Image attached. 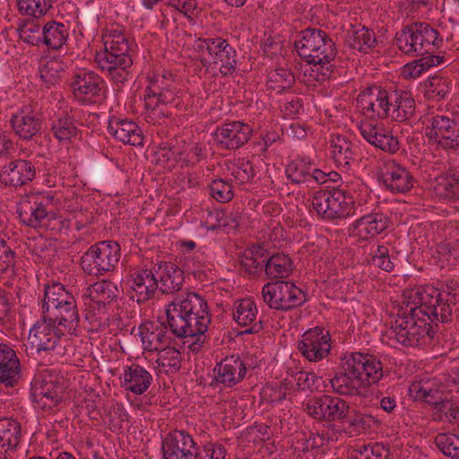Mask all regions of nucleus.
I'll list each match as a JSON object with an SVG mask.
<instances>
[{
	"mask_svg": "<svg viewBox=\"0 0 459 459\" xmlns=\"http://www.w3.org/2000/svg\"><path fill=\"white\" fill-rule=\"evenodd\" d=\"M437 293L431 288H422L415 293L409 312L398 311L397 317L392 322L391 331L396 341L405 347L425 346L432 343L440 322L438 313H435L437 304Z\"/></svg>",
	"mask_w": 459,
	"mask_h": 459,
	"instance_id": "nucleus-1",
	"label": "nucleus"
},
{
	"mask_svg": "<svg viewBox=\"0 0 459 459\" xmlns=\"http://www.w3.org/2000/svg\"><path fill=\"white\" fill-rule=\"evenodd\" d=\"M168 325L174 337L195 338L189 345L193 352H198L208 342L206 332L211 324L207 301L195 292L175 299L166 309Z\"/></svg>",
	"mask_w": 459,
	"mask_h": 459,
	"instance_id": "nucleus-2",
	"label": "nucleus"
},
{
	"mask_svg": "<svg viewBox=\"0 0 459 459\" xmlns=\"http://www.w3.org/2000/svg\"><path fill=\"white\" fill-rule=\"evenodd\" d=\"M294 42L295 48L302 60L312 65L315 80L319 83L336 78L335 66L333 65L337 48L332 38L325 31L316 28H307L299 34Z\"/></svg>",
	"mask_w": 459,
	"mask_h": 459,
	"instance_id": "nucleus-3",
	"label": "nucleus"
},
{
	"mask_svg": "<svg viewBox=\"0 0 459 459\" xmlns=\"http://www.w3.org/2000/svg\"><path fill=\"white\" fill-rule=\"evenodd\" d=\"M311 206L319 217L326 221L345 219L356 214L352 194L340 187L315 192Z\"/></svg>",
	"mask_w": 459,
	"mask_h": 459,
	"instance_id": "nucleus-4",
	"label": "nucleus"
},
{
	"mask_svg": "<svg viewBox=\"0 0 459 459\" xmlns=\"http://www.w3.org/2000/svg\"><path fill=\"white\" fill-rule=\"evenodd\" d=\"M342 368L347 370L363 386L377 385L390 371L384 368L380 358L365 352H350L342 358Z\"/></svg>",
	"mask_w": 459,
	"mask_h": 459,
	"instance_id": "nucleus-5",
	"label": "nucleus"
},
{
	"mask_svg": "<svg viewBox=\"0 0 459 459\" xmlns=\"http://www.w3.org/2000/svg\"><path fill=\"white\" fill-rule=\"evenodd\" d=\"M121 257L117 241L104 240L92 246L81 257L82 270L90 275L100 276L116 268Z\"/></svg>",
	"mask_w": 459,
	"mask_h": 459,
	"instance_id": "nucleus-6",
	"label": "nucleus"
},
{
	"mask_svg": "<svg viewBox=\"0 0 459 459\" xmlns=\"http://www.w3.org/2000/svg\"><path fill=\"white\" fill-rule=\"evenodd\" d=\"M163 459H201L199 446L187 431L174 429L161 442Z\"/></svg>",
	"mask_w": 459,
	"mask_h": 459,
	"instance_id": "nucleus-7",
	"label": "nucleus"
},
{
	"mask_svg": "<svg viewBox=\"0 0 459 459\" xmlns=\"http://www.w3.org/2000/svg\"><path fill=\"white\" fill-rule=\"evenodd\" d=\"M304 406L307 413L317 421H343L351 409L342 398L327 394L314 396Z\"/></svg>",
	"mask_w": 459,
	"mask_h": 459,
	"instance_id": "nucleus-8",
	"label": "nucleus"
},
{
	"mask_svg": "<svg viewBox=\"0 0 459 459\" xmlns=\"http://www.w3.org/2000/svg\"><path fill=\"white\" fill-rule=\"evenodd\" d=\"M66 334L59 326L55 325L47 320V315H43L30 330L29 339L37 351H54L56 354H63L64 345L62 339Z\"/></svg>",
	"mask_w": 459,
	"mask_h": 459,
	"instance_id": "nucleus-9",
	"label": "nucleus"
},
{
	"mask_svg": "<svg viewBox=\"0 0 459 459\" xmlns=\"http://www.w3.org/2000/svg\"><path fill=\"white\" fill-rule=\"evenodd\" d=\"M427 138L445 150L459 148V118L436 115L429 118Z\"/></svg>",
	"mask_w": 459,
	"mask_h": 459,
	"instance_id": "nucleus-10",
	"label": "nucleus"
},
{
	"mask_svg": "<svg viewBox=\"0 0 459 459\" xmlns=\"http://www.w3.org/2000/svg\"><path fill=\"white\" fill-rule=\"evenodd\" d=\"M119 290L117 285L108 280H102L90 285L82 298L85 301L87 310L85 318L93 321L97 315L104 312L106 306L117 300Z\"/></svg>",
	"mask_w": 459,
	"mask_h": 459,
	"instance_id": "nucleus-11",
	"label": "nucleus"
},
{
	"mask_svg": "<svg viewBox=\"0 0 459 459\" xmlns=\"http://www.w3.org/2000/svg\"><path fill=\"white\" fill-rule=\"evenodd\" d=\"M153 264L154 262H152L150 269L137 266L129 272L127 284L129 285L130 299L138 304L152 299L159 288Z\"/></svg>",
	"mask_w": 459,
	"mask_h": 459,
	"instance_id": "nucleus-12",
	"label": "nucleus"
},
{
	"mask_svg": "<svg viewBox=\"0 0 459 459\" xmlns=\"http://www.w3.org/2000/svg\"><path fill=\"white\" fill-rule=\"evenodd\" d=\"M297 348L308 361H320L330 353L331 335L324 327L316 326L303 333Z\"/></svg>",
	"mask_w": 459,
	"mask_h": 459,
	"instance_id": "nucleus-13",
	"label": "nucleus"
},
{
	"mask_svg": "<svg viewBox=\"0 0 459 459\" xmlns=\"http://www.w3.org/2000/svg\"><path fill=\"white\" fill-rule=\"evenodd\" d=\"M253 130L248 124L241 121L223 123L212 134L216 145L221 149L237 150L246 144Z\"/></svg>",
	"mask_w": 459,
	"mask_h": 459,
	"instance_id": "nucleus-14",
	"label": "nucleus"
},
{
	"mask_svg": "<svg viewBox=\"0 0 459 459\" xmlns=\"http://www.w3.org/2000/svg\"><path fill=\"white\" fill-rule=\"evenodd\" d=\"M104 81L95 72L82 70L72 78L71 88L74 98L83 103H93L94 99L100 96Z\"/></svg>",
	"mask_w": 459,
	"mask_h": 459,
	"instance_id": "nucleus-15",
	"label": "nucleus"
},
{
	"mask_svg": "<svg viewBox=\"0 0 459 459\" xmlns=\"http://www.w3.org/2000/svg\"><path fill=\"white\" fill-rule=\"evenodd\" d=\"M138 331L144 351H159L170 346L175 341L167 321L159 325L145 322L139 325Z\"/></svg>",
	"mask_w": 459,
	"mask_h": 459,
	"instance_id": "nucleus-16",
	"label": "nucleus"
},
{
	"mask_svg": "<svg viewBox=\"0 0 459 459\" xmlns=\"http://www.w3.org/2000/svg\"><path fill=\"white\" fill-rule=\"evenodd\" d=\"M388 217L379 211H373L357 219L349 228L350 236L359 241H368L388 228Z\"/></svg>",
	"mask_w": 459,
	"mask_h": 459,
	"instance_id": "nucleus-17",
	"label": "nucleus"
},
{
	"mask_svg": "<svg viewBox=\"0 0 459 459\" xmlns=\"http://www.w3.org/2000/svg\"><path fill=\"white\" fill-rule=\"evenodd\" d=\"M213 373L214 382L226 387H232L244 379L247 366L239 355L232 354L217 362Z\"/></svg>",
	"mask_w": 459,
	"mask_h": 459,
	"instance_id": "nucleus-18",
	"label": "nucleus"
},
{
	"mask_svg": "<svg viewBox=\"0 0 459 459\" xmlns=\"http://www.w3.org/2000/svg\"><path fill=\"white\" fill-rule=\"evenodd\" d=\"M36 177L34 164L28 160L17 159L4 166L0 181L5 186L18 187L31 182Z\"/></svg>",
	"mask_w": 459,
	"mask_h": 459,
	"instance_id": "nucleus-19",
	"label": "nucleus"
},
{
	"mask_svg": "<svg viewBox=\"0 0 459 459\" xmlns=\"http://www.w3.org/2000/svg\"><path fill=\"white\" fill-rule=\"evenodd\" d=\"M32 395L43 410H50L63 399V387L56 380L35 377L32 382Z\"/></svg>",
	"mask_w": 459,
	"mask_h": 459,
	"instance_id": "nucleus-20",
	"label": "nucleus"
},
{
	"mask_svg": "<svg viewBox=\"0 0 459 459\" xmlns=\"http://www.w3.org/2000/svg\"><path fill=\"white\" fill-rule=\"evenodd\" d=\"M379 179L393 193H406L412 188L414 183L411 173L396 162L385 164Z\"/></svg>",
	"mask_w": 459,
	"mask_h": 459,
	"instance_id": "nucleus-21",
	"label": "nucleus"
},
{
	"mask_svg": "<svg viewBox=\"0 0 459 459\" xmlns=\"http://www.w3.org/2000/svg\"><path fill=\"white\" fill-rule=\"evenodd\" d=\"M413 56H426L435 55L442 43L437 30L425 22H413Z\"/></svg>",
	"mask_w": 459,
	"mask_h": 459,
	"instance_id": "nucleus-22",
	"label": "nucleus"
},
{
	"mask_svg": "<svg viewBox=\"0 0 459 459\" xmlns=\"http://www.w3.org/2000/svg\"><path fill=\"white\" fill-rule=\"evenodd\" d=\"M156 277L159 278V288L163 294H172L181 290L185 281V274L176 264L167 261H157L153 264Z\"/></svg>",
	"mask_w": 459,
	"mask_h": 459,
	"instance_id": "nucleus-23",
	"label": "nucleus"
},
{
	"mask_svg": "<svg viewBox=\"0 0 459 459\" xmlns=\"http://www.w3.org/2000/svg\"><path fill=\"white\" fill-rule=\"evenodd\" d=\"M257 313L256 304L251 299H242L235 302L233 318L238 325L246 327L241 334H255L263 330L264 324L261 319L257 320Z\"/></svg>",
	"mask_w": 459,
	"mask_h": 459,
	"instance_id": "nucleus-24",
	"label": "nucleus"
},
{
	"mask_svg": "<svg viewBox=\"0 0 459 459\" xmlns=\"http://www.w3.org/2000/svg\"><path fill=\"white\" fill-rule=\"evenodd\" d=\"M431 288L437 293V304H435V313H438L440 323H448L453 320L452 306L456 304V296L459 294V281L455 279H448L442 286V291L433 286H426ZM432 295V293H430Z\"/></svg>",
	"mask_w": 459,
	"mask_h": 459,
	"instance_id": "nucleus-25",
	"label": "nucleus"
},
{
	"mask_svg": "<svg viewBox=\"0 0 459 459\" xmlns=\"http://www.w3.org/2000/svg\"><path fill=\"white\" fill-rule=\"evenodd\" d=\"M108 132L117 141L132 146H143L142 130L132 120L111 117L108 120Z\"/></svg>",
	"mask_w": 459,
	"mask_h": 459,
	"instance_id": "nucleus-26",
	"label": "nucleus"
},
{
	"mask_svg": "<svg viewBox=\"0 0 459 459\" xmlns=\"http://www.w3.org/2000/svg\"><path fill=\"white\" fill-rule=\"evenodd\" d=\"M453 389H446L444 384L437 386H430L428 383H413L409 387V395L415 401L425 402L429 405H433L437 411L441 409L451 394Z\"/></svg>",
	"mask_w": 459,
	"mask_h": 459,
	"instance_id": "nucleus-27",
	"label": "nucleus"
},
{
	"mask_svg": "<svg viewBox=\"0 0 459 459\" xmlns=\"http://www.w3.org/2000/svg\"><path fill=\"white\" fill-rule=\"evenodd\" d=\"M22 440V425L13 419H0V459H9L10 453L14 452Z\"/></svg>",
	"mask_w": 459,
	"mask_h": 459,
	"instance_id": "nucleus-28",
	"label": "nucleus"
},
{
	"mask_svg": "<svg viewBox=\"0 0 459 459\" xmlns=\"http://www.w3.org/2000/svg\"><path fill=\"white\" fill-rule=\"evenodd\" d=\"M10 124L15 134L22 140L29 141L40 134L42 120L34 111L22 109L11 117Z\"/></svg>",
	"mask_w": 459,
	"mask_h": 459,
	"instance_id": "nucleus-29",
	"label": "nucleus"
},
{
	"mask_svg": "<svg viewBox=\"0 0 459 459\" xmlns=\"http://www.w3.org/2000/svg\"><path fill=\"white\" fill-rule=\"evenodd\" d=\"M186 152V142L174 138L169 142L160 143L154 152V156L158 164L170 168L174 167L178 160H183L186 165H188L191 160L188 159V155L184 157Z\"/></svg>",
	"mask_w": 459,
	"mask_h": 459,
	"instance_id": "nucleus-30",
	"label": "nucleus"
},
{
	"mask_svg": "<svg viewBox=\"0 0 459 459\" xmlns=\"http://www.w3.org/2000/svg\"><path fill=\"white\" fill-rule=\"evenodd\" d=\"M152 382L151 373L139 364L133 363L124 368V384L126 390L134 394H143Z\"/></svg>",
	"mask_w": 459,
	"mask_h": 459,
	"instance_id": "nucleus-31",
	"label": "nucleus"
},
{
	"mask_svg": "<svg viewBox=\"0 0 459 459\" xmlns=\"http://www.w3.org/2000/svg\"><path fill=\"white\" fill-rule=\"evenodd\" d=\"M17 213L23 224L38 228L48 216L47 205L39 197L25 199L20 204Z\"/></svg>",
	"mask_w": 459,
	"mask_h": 459,
	"instance_id": "nucleus-32",
	"label": "nucleus"
},
{
	"mask_svg": "<svg viewBox=\"0 0 459 459\" xmlns=\"http://www.w3.org/2000/svg\"><path fill=\"white\" fill-rule=\"evenodd\" d=\"M47 320L59 326L63 332L74 335L80 324L77 304L66 305L65 308H56L47 313Z\"/></svg>",
	"mask_w": 459,
	"mask_h": 459,
	"instance_id": "nucleus-33",
	"label": "nucleus"
},
{
	"mask_svg": "<svg viewBox=\"0 0 459 459\" xmlns=\"http://www.w3.org/2000/svg\"><path fill=\"white\" fill-rule=\"evenodd\" d=\"M390 99L394 102V108L390 118L396 122H406L415 116V100L409 91L395 90Z\"/></svg>",
	"mask_w": 459,
	"mask_h": 459,
	"instance_id": "nucleus-34",
	"label": "nucleus"
},
{
	"mask_svg": "<svg viewBox=\"0 0 459 459\" xmlns=\"http://www.w3.org/2000/svg\"><path fill=\"white\" fill-rule=\"evenodd\" d=\"M270 255L264 244H253L242 253L240 264L246 273L255 274L264 270V264Z\"/></svg>",
	"mask_w": 459,
	"mask_h": 459,
	"instance_id": "nucleus-35",
	"label": "nucleus"
},
{
	"mask_svg": "<svg viewBox=\"0 0 459 459\" xmlns=\"http://www.w3.org/2000/svg\"><path fill=\"white\" fill-rule=\"evenodd\" d=\"M437 194L445 200L459 202V170L449 169L437 178Z\"/></svg>",
	"mask_w": 459,
	"mask_h": 459,
	"instance_id": "nucleus-36",
	"label": "nucleus"
},
{
	"mask_svg": "<svg viewBox=\"0 0 459 459\" xmlns=\"http://www.w3.org/2000/svg\"><path fill=\"white\" fill-rule=\"evenodd\" d=\"M294 269L291 258L284 253H275L270 255L264 264V273L270 279H283L289 277Z\"/></svg>",
	"mask_w": 459,
	"mask_h": 459,
	"instance_id": "nucleus-37",
	"label": "nucleus"
},
{
	"mask_svg": "<svg viewBox=\"0 0 459 459\" xmlns=\"http://www.w3.org/2000/svg\"><path fill=\"white\" fill-rule=\"evenodd\" d=\"M68 30L64 23L50 21L43 25L42 44L57 50L65 44Z\"/></svg>",
	"mask_w": 459,
	"mask_h": 459,
	"instance_id": "nucleus-38",
	"label": "nucleus"
},
{
	"mask_svg": "<svg viewBox=\"0 0 459 459\" xmlns=\"http://www.w3.org/2000/svg\"><path fill=\"white\" fill-rule=\"evenodd\" d=\"M50 129L59 142L71 141L78 133L74 117L65 111L52 119Z\"/></svg>",
	"mask_w": 459,
	"mask_h": 459,
	"instance_id": "nucleus-39",
	"label": "nucleus"
},
{
	"mask_svg": "<svg viewBox=\"0 0 459 459\" xmlns=\"http://www.w3.org/2000/svg\"><path fill=\"white\" fill-rule=\"evenodd\" d=\"M452 91V81L446 77L435 75L424 84V97L429 100L440 101L448 98Z\"/></svg>",
	"mask_w": 459,
	"mask_h": 459,
	"instance_id": "nucleus-40",
	"label": "nucleus"
},
{
	"mask_svg": "<svg viewBox=\"0 0 459 459\" xmlns=\"http://www.w3.org/2000/svg\"><path fill=\"white\" fill-rule=\"evenodd\" d=\"M130 51L115 52L111 50H104L96 56V61L101 71L110 69L130 68L133 65V59L129 54Z\"/></svg>",
	"mask_w": 459,
	"mask_h": 459,
	"instance_id": "nucleus-41",
	"label": "nucleus"
},
{
	"mask_svg": "<svg viewBox=\"0 0 459 459\" xmlns=\"http://www.w3.org/2000/svg\"><path fill=\"white\" fill-rule=\"evenodd\" d=\"M347 42L351 48L365 51L376 46L377 38L373 30L359 24L349 30Z\"/></svg>",
	"mask_w": 459,
	"mask_h": 459,
	"instance_id": "nucleus-42",
	"label": "nucleus"
},
{
	"mask_svg": "<svg viewBox=\"0 0 459 459\" xmlns=\"http://www.w3.org/2000/svg\"><path fill=\"white\" fill-rule=\"evenodd\" d=\"M65 65L63 59L56 56L47 59L45 63L39 66V77L47 88L49 89L61 80L65 73Z\"/></svg>",
	"mask_w": 459,
	"mask_h": 459,
	"instance_id": "nucleus-43",
	"label": "nucleus"
},
{
	"mask_svg": "<svg viewBox=\"0 0 459 459\" xmlns=\"http://www.w3.org/2000/svg\"><path fill=\"white\" fill-rule=\"evenodd\" d=\"M307 300V293L292 281H284L280 310L289 311L302 306Z\"/></svg>",
	"mask_w": 459,
	"mask_h": 459,
	"instance_id": "nucleus-44",
	"label": "nucleus"
},
{
	"mask_svg": "<svg viewBox=\"0 0 459 459\" xmlns=\"http://www.w3.org/2000/svg\"><path fill=\"white\" fill-rule=\"evenodd\" d=\"M445 62L444 56L428 55L406 64L403 66V74L405 78H418L429 68L437 66Z\"/></svg>",
	"mask_w": 459,
	"mask_h": 459,
	"instance_id": "nucleus-45",
	"label": "nucleus"
},
{
	"mask_svg": "<svg viewBox=\"0 0 459 459\" xmlns=\"http://www.w3.org/2000/svg\"><path fill=\"white\" fill-rule=\"evenodd\" d=\"M11 354L4 362L0 361V383L7 387H14L21 379L20 360L13 349Z\"/></svg>",
	"mask_w": 459,
	"mask_h": 459,
	"instance_id": "nucleus-46",
	"label": "nucleus"
},
{
	"mask_svg": "<svg viewBox=\"0 0 459 459\" xmlns=\"http://www.w3.org/2000/svg\"><path fill=\"white\" fill-rule=\"evenodd\" d=\"M295 82V76L291 70L281 67L268 73L266 87L267 90L281 93L292 88Z\"/></svg>",
	"mask_w": 459,
	"mask_h": 459,
	"instance_id": "nucleus-47",
	"label": "nucleus"
},
{
	"mask_svg": "<svg viewBox=\"0 0 459 459\" xmlns=\"http://www.w3.org/2000/svg\"><path fill=\"white\" fill-rule=\"evenodd\" d=\"M20 39L32 46L42 44L43 26L39 21L25 19L22 21L17 28Z\"/></svg>",
	"mask_w": 459,
	"mask_h": 459,
	"instance_id": "nucleus-48",
	"label": "nucleus"
},
{
	"mask_svg": "<svg viewBox=\"0 0 459 459\" xmlns=\"http://www.w3.org/2000/svg\"><path fill=\"white\" fill-rule=\"evenodd\" d=\"M311 161L307 158L296 159L290 161L285 169L287 178L294 184L309 183Z\"/></svg>",
	"mask_w": 459,
	"mask_h": 459,
	"instance_id": "nucleus-49",
	"label": "nucleus"
},
{
	"mask_svg": "<svg viewBox=\"0 0 459 459\" xmlns=\"http://www.w3.org/2000/svg\"><path fill=\"white\" fill-rule=\"evenodd\" d=\"M354 145L345 135L338 134L331 142L333 157L339 163L348 165L351 160H355Z\"/></svg>",
	"mask_w": 459,
	"mask_h": 459,
	"instance_id": "nucleus-50",
	"label": "nucleus"
},
{
	"mask_svg": "<svg viewBox=\"0 0 459 459\" xmlns=\"http://www.w3.org/2000/svg\"><path fill=\"white\" fill-rule=\"evenodd\" d=\"M436 446L446 456L459 459V436L451 432L438 433L434 440Z\"/></svg>",
	"mask_w": 459,
	"mask_h": 459,
	"instance_id": "nucleus-51",
	"label": "nucleus"
},
{
	"mask_svg": "<svg viewBox=\"0 0 459 459\" xmlns=\"http://www.w3.org/2000/svg\"><path fill=\"white\" fill-rule=\"evenodd\" d=\"M356 378L351 377L347 370L336 372L331 379L333 391L341 395L354 396L359 394V389L354 385Z\"/></svg>",
	"mask_w": 459,
	"mask_h": 459,
	"instance_id": "nucleus-52",
	"label": "nucleus"
},
{
	"mask_svg": "<svg viewBox=\"0 0 459 459\" xmlns=\"http://www.w3.org/2000/svg\"><path fill=\"white\" fill-rule=\"evenodd\" d=\"M373 93L375 99L373 117L390 118L388 105H390V101L392 102L390 99L393 97L394 91H387L381 86L373 85Z\"/></svg>",
	"mask_w": 459,
	"mask_h": 459,
	"instance_id": "nucleus-53",
	"label": "nucleus"
},
{
	"mask_svg": "<svg viewBox=\"0 0 459 459\" xmlns=\"http://www.w3.org/2000/svg\"><path fill=\"white\" fill-rule=\"evenodd\" d=\"M104 50H111L115 52L130 51L128 39L125 36L121 29H110L103 35Z\"/></svg>",
	"mask_w": 459,
	"mask_h": 459,
	"instance_id": "nucleus-54",
	"label": "nucleus"
},
{
	"mask_svg": "<svg viewBox=\"0 0 459 459\" xmlns=\"http://www.w3.org/2000/svg\"><path fill=\"white\" fill-rule=\"evenodd\" d=\"M53 0H17L19 12L36 19L45 15L52 7Z\"/></svg>",
	"mask_w": 459,
	"mask_h": 459,
	"instance_id": "nucleus-55",
	"label": "nucleus"
},
{
	"mask_svg": "<svg viewBox=\"0 0 459 459\" xmlns=\"http://www.w3.org/2000/svg\"><path fill=\"white\" fill-rule=\"evenodd\" d=\"M70 294L72 293L60 282L54 281L52 284L46 285L42 300L43 315H47V312L49 311V306H52L56 301L61 302Z\"/></svg>",
	"mask_w": 459,
	"mask_h": 459,
	"instance_id": "nucleus-56",
	"label": "nucleus"
},
{
	"mask_svg": "<svg viewBox=\"0 0 459 459\" xmlns=\"http://www.w3.org/2000/svg\"><path fill=\"white\" fill-rule=\"evenodd\" d=\"M215 65L220 64V72L223 77L233 74L237 66V51L233 47H229L226 50L219 53L212 57Z\"/></svg>",
	"mask_w": 459,
	"mask_h": 459,
	"instance_id": "nucleus-57",
	"label": "nucleus"
},
{
	"mask_svg": "<svg viewBox=\"0 0 459 459\" xmlns=\"http://www.w3.org/2000/svg\"><path fill=\"white\" fill-rule=\"evenodd\" d=\"M210 195L220 203H228L234 196L233 186L230 180L216 178L209 184Z\"/></svg>",
	"mask_w": 459,
	"mask_h": 459,
	"instance_id": "nucleus-58",
	"label": "nucleus"
},
{
	"mask_svg": "<svg viewBox=\"0 0 459 459\" xmlns=\"http://www.w3.org/2000/svg\"><path fill=\"white\" fill-rule=\"evenodd\" d=\"M284 281L268 282L262 288V296L265 304L272 309L280 310Z\"/></svg>",
	"mask_w": 459,
	"mask_h": 459,
	"instance_id": "nucleus-59",
	"label": "nucleus"
},
{
	"mask_svg": "<svg viewBox=\"0 0 459 459\" xmlns=\"http://www.w3.org/2000/svg\"><path fill=\"white\" fill-rule=\"evenodd\" d=\"M160 351V357L158 359L159 365L166 368L167 373H177L181 368V353L176 348L168 346Z\"/></svg>",
	"mask_w": 459,
	"mask_h": 459,
	"instance_id": "nucleus-60",
	"label": "nucleus"
},
{
	"mask_svg": "<svg viewBox=\"0 0 459 459\" xmlns=\"http://www.w3.org/2000/svg\"><path fill=\"white\" fill-rule=\"evenodd\" d=\"M395 256L391 255L387 247L378 245L377 249L371 253L370 264L385 272L390 273L394 268V260Z\"/></svg>",
	"mask_w": 459,
	"mask_h": 459,
	"instance_id": "nucleus-61",
	"label": "nucleus"
},
{
	"mask_svg": "<svg viewBox=\"0 0 459 459\" xmlns=\"http://www.w3.org/2000/svg\"><path fill=\"white\" fill-rule=\"evenodd\" d=\"M207 223H211L208 227L211 230H216L221 228H235L238 226L237 218L233 214H227L224 210L215 209L209 213Z\"/></svg>",
	"mask_w": 459,
	"mask_h": 459,
	"instance_id": "nucleus-62",
	"label": "nucleus"
},
{
	"mask_svg": "<svg viewBox=\"0 0 459 459\" xmlns=\"http://www.w3.org/2000/svg\"><path fill=\"white\" fill-rule=\"evenodd\" d=\"M413 33L411 23L395 34L394 41L397 48L406 55L413 56Z\"/></svg>",
	"mask_w": 459,
	"mask_h": 459,
	"instance_id": "nucleus-63",
	"label": "nucleus"
},
{
	"mask_svg": "<svg viewBox=\"0 0 459 459\" xmlns=\"http://www.w3.org/2000/svg\"><path fill=\"white\" fill-rule=\"evenodd\" d=\"M100 7L93 0L86 2L82 11V22L87 30H95L99 25Z\"/></svg>",
	"mask_w": 459,
	"mask_h": 459,
	"instance_id": "nucleus-64",
	"label": "nucleus"
}]
</instances>
